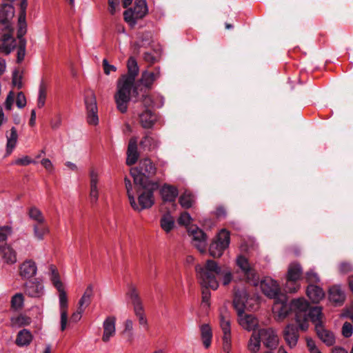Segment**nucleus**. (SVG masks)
<instances>
[{
	"label": "nucleus",
	"instance_id": "nucleus-54",
	"mask_svg": "<svg viewBox=\"0 0 353 353\" xmlns=\"http://www.w3.org/2000/svg\"><path fill=\"white\" fill-rule=\"evenodd\" d=\"M307 347L310 353H322L316 346L315 341L312 339H307Z\"/></svg>",
	"mask_w": 353,
	"mask_h": 353
},
{
	"label": "nucleus",
	"instance_id": "nucleus-30",
	"mask_svg": "<svg viewBox=\"0 0 353 353\" xmlns=\"http://www.w3.org/2000/svg\"><path fill=\"white\" fill-rule=\"evenodd\" d=\"M306 294L313 303H319L325 296L323 290L321 287L312 284L307 286Z\"/></svg>",
	"mask_w": 353,
	"mask_h": 353
},
{
	"label": "nucleus",
	"instance_id": "nucleus-49",
	"mask_svg": "<svg viewBox=\"0 0 353 353\" xmlns=\"http://www.w3.org/2000/svg\"><path fill=\"white\" fill-rule=\"evenodd\" d=\"M26 39H21V42L19 43V47L17 48V62H21L26 55Z\"/></svg>",
	"mask_w": 353,
	"mask_h": 353
},
{
	"label": "nucleus",
	"instance_id": "nucleus-15",
	"mask_svg": "<svg viewBox=\"0 0 353 353\" xmlns=\"http://www.w3.org/2000/svg\"><path fill=\"white\" fill-rule=\"evenodd\" d=\"M188 232L192 237V245L201 252H204L207 246V236L203 231L196 225H191Z\"/></svg>",
	"mask_w": 353,
	"mask_h": 353
},
{
	"label": "nucleus",
	"instance_id": "nucleus-50",
	"mask_svg": "<svg viewBox=\"0 0 353 353\" xmlns=\"http://www.w3.org/2000/svg\"><path fill=\"white\" fill-rule=\"evenodd\" d=\"M12 306L14 309L17 310L22 307L23 304V296L21 293L16 294L12 298L11 301Z\"/></svg>",
	"mask_w": 353,
	"mask_h": 353
},
{
	"label": "nucleus",
	"instance_id": "nucleus-24",
	"mask_svg": "<svg viewBox=\"0 0 353 353\" xmlns=\"http://www.w3.org/2000/svg\"><path fill=\"white\" fill-rule=\"evenodd\" d=\"M248 294L245 290L238 291L235 293L233 305L238 315L244 312L246 307L245 303L248 301Z\"/></svg>",
	"mask_w": 353,
	"mask_h": 353
},
{
	"label": "nucleus",
	"instance_id": "nucleus-22",
	"mask_svg": "<svg viewBox=\"0 0 353 353\" xmlns=\"http://www.w3.org/2000/svg\"><path fill=\"white\" fill-rule=\"evenodd\" d=\"M284 339L287 344L291 347H294L296 345L299 334L297 327L292 324L288 325L283 332Z\"/></svg>",
	"mask_w": 353,
	"mask_h": 353
},
{
	"label": "nucleus",
	"instance_id": "nucleus-38",
	"mask_svg": "<svg viewBox=\"0 0 353 353\" xmlns=\"http://www.w3.org/2000/svg\"><path fill=\"white\" fill-rule=\"evenodd\" d=\"M94 294V288L92 285H89L83 294L82 295L81 298L79 301V306L81 307H83L85 309L87 307L89 306L91 302V299Z\"/></svg>",
	"mask_w": 353,
	"mask_h": 353
},
{
	"label": "nucleus",
	"instance_id": "nucleus-60",
	"mask_svg": "<svg viewBox=\"0 0 353 353\" xmlns=\"http://www.w3.org/2000/svg\"><path fill=\"white\" fill-rule=\"evenodd\" d=\"M14 101V94L12 91H10L5 101V108L8 110H10L12 109V107L13 105Z\"/></svg>",
	"mask_w": 353,
	"mask_h": 353
},
{
	"label": "nucleus",
	"instance_id": "nucleus-39",
	"mask_svg": "<svg viewBox=\"0 0 353 353\" xmlns=\"http://www.w3.org/2000/svg\"><path fill=\"white\" fill-rule=\"evenodd\" d=\"M161 228L167 233L174 228V219L170 212L164 214L160 220Z\"/></svg>",
	"mask_w": 353,
	"mask_h": 353
},
{
	"label": "nucleus",
	"instance_id": "nucleus-31",
	"mask_svg": "<svg viewBox=\"0 0 353 353\" xmlns=\"http://www.w3.org/2000/svg\"><path fill=\"white\" fill-rule=\"evenodd\" d=\"M15 46L16 41L14 39L9 33L4 34L0 40V51L8 54Z\"/></svg>",
	"mask_w": 353,
	"mask_h": 353
},
{
	"label": "nucleus",
	"instance_id": "nucleus-2",
	"mask_svg": "<svg viewBox=\"0 0 353 353\" xmlns=\"http://www.w3.org/2000/svg\"><path fill=\"white\" fill-rule=\"evenodd\" d=\"M125 188L131 207L137 212L151 208L154 204V192L159 188V183L150 181L146 184L136 185L137 199L132 192L130 180L125 178Z\"/></svg>",
	"mask_w": 353,
	"mask_h": 353
},
{
	"label": "nucleus",
	"instance_id": "nucleus-11",
	"mask_svg": "<svg viewBox=\"0 0 353 353\" xmlns=\"http://www.w3.org/2000/svg\"><path fill=\"white\" fill-rule=\"evenodd\" d=\"M87 111V121L90 125H97L99 123L98 108L94 93L89 91L84 98Z\"/></svg>",
	"mask_w": 353,
	"mask_h": 353
},
{
	"label": "nucleus",
	"instance_id": "nucleus-26",
	"mask_svg": "<svg viewBox=\"0 0 353 353\" xmlns=\"http://www.w3.org/2000/svg\"><path fill=\"white\" fill-rule=\"evenodd\" d=\"M238 316L240 325L245 330H254L258 326V320L252 314H246L243 312Z\"/></svg>",
	"mask_w": 353,
	"mask_h": 353
},
{
	"label": "nucleus",
	"instance_id": "nucleus-43",
	"mask_svg": "<svg viewBox=\"0 0 353 353\" xmlns=\"http://www.w3.org/2000/svg\"><path fill=\"white\" fill-rule=\"evenodd\" d=\"M47 97V85L42 81L39 86V93L37 99V107L41 108L45 105Z\"/></svg>",
	"mask_w": 353,
	"mask_h": 353
},
{
	"label": "nucleus",
	"instance_id": "nucleus-6",
	"mask_svg": "<svg viewBox=\"0 0 353 353\" xmlns=\"http://www.w3.org/2000/svg\"><path fill=\"white\" fill-rule=\"evenodd\" d=\"M128 295L132 304L134 313L138 319L139 325L143 326L144 329L148 330V319L145 314L143 301L137 289L134 285H130Z\"/></svg>",
	"mask_w": 353,
	"mask_h": 353
},
{
	"label": "nucleus",
	"instance_id": "nucleus-5",
	"mask_svg": "<svg viewBox=\"0 0 353 353\" xmlns=\"http://www.w3.org/2000/svg\"><path fill=\"white\" fill-rule=\"evenodd\" d=\"M157 172V168L150 159H141L137 167L130 169V174L135 185L146 184Z\"/></svg>",
	"mask_w": 353,
	"mask_h": 353
},
{
	"label": "nucleus",
	"instance_id": "nucleus-16",
	"mask_svg": "<svg viewBox=\"0 0 353 353\" xmlns=\"http://www.w3.org/2000/svg\"><path fill=\"white\" fill-rule=\"evenodd\" d=\"M263 345L270 350L275 349L279 344V337L272 328H263L259 330Z\"/></svg>",
	"mask_w": 353,
	"mask_h": 353
},
{
	"label": "nucleus",
	"instance_id": "nucleus-13",
	"mask_svg": "<svg viewBox=\"0 0 353 353\" xmlns=\"http://www.w3.org/2000/svg\"><path fill=\"white\" fill-rule=\"evenodd\" d=\"M236 265L243 276V279L249 282H252L254 285H257V279L255 270L251 267L248 259L242 255H239L236 259Z\"/></svg>",
	"mask_w": 353,
	"mask_h": 353
},
{
	"label": "nucleus",
	"instance_id": "nucleus-42",
	"mask_svg": "<svg viewBox=\"0 0 353 353\" xmlns=\"http://www.w3.org/2000/svg\"><path fill=\"white\" fill-rule=\"evenodd\" d=\"M128 74L123 75L121 77H133V81H135V77L139 73V67L137 62L134 57H130L128 61Z\"/></svg>",
	"mask_w": 353,
	"mask_h": 353
},
{
	"label": "nucleus",
	"instance_id": "nucleus-17",
	"mask_svg": "<svg viewBox=\"0 0 353 353\" xmlns=\"http://www.w3.org/2000/svg\"><path fill=\"white\" fill-rule=\"evenodd\" d=\"M260 288L265 295L276 299L281 295L277 282L270 277H266L260 282Z\"/></svg>",
	"mask_w": 353,
	"mask_h": 353
},
{
	"label": "nucleus",
	"instance_id": "nucleus-57",
	"mask_svg": "<svg viewBox=\"0 0 353 353\" xmlns=\"http://www.w3.org/2000/svg\"><path fill=\"white\" fill-rule=\"evenodd\" d=\"M84 310V308L78 306L77 310L72 314L70 321L72 323H77L79 321L82 317V314Z\"/></svg>",
	"mask_w": 353,
	"mask_h": 353
},
{
	"label": "nucleus",
	"instance_id": "nucleus-51",
	"mask_svg": "<svg viewBox=\"0 0 353 353\" xmlns=\"http://www.w3.org/2000/svg\"><path fill=\"white\" fill-rule=\"evenodd\" d=\"M138 39L139 40L136 41L135 46L138 48L143 47L145 45L149 44L150 39V34L148 32L141 34L139 35Z\"/></svg>",
	"mask_w": 353,
	"mask_h": 353
},
{
	"label": "nucleus",
	"instance_id": "nucleus-46",
	"mask_svg": "<svg viewBox=\"0 0 353 353\" xmlns=\"http://www.w3.org/2000/svg\"><path fill=\"white\" fill-rule=\"evenodd\" d=\"M29 216L30 219L37 221L39 223H43L44 222V217L42 215L41 212L37 208L32 207L29 210Z\"/></svg>",
	"mask_w": 353,
	"mask_h": 353
},
{
	"label": "nucleus",
	"instance_id": "nucleus-9",
	"mask_svg": "<svg viewBox=\"0 0 353 353\" xmlns=\"http://www.w3.org/2000/svg\"><path fill=\"white\" fill-rule=\"evenodd\" d=\"M230 242V232L225 229L221 230L210 245V254L214 258L221 257L229 246Z\"/></svg>",
	"mask_w": 353,
	"mask_h": 353
},
{
	"label": "nucleus",
	"instance_id": "nucleus-64",
	"mask_svg": "<svg viewBox=\"0 0 353 353\" xmlns=\"http://www.w3.org/2000/svg\"><path fill=\"white\" fill-rule=\"evenodd\" d=\"M119 0H108L109 4V12L111 14H114L118 7H119Z\"/></svg>",
	"mask_w": 353,
	"mask_h": 353
},
{
	"label": "nucleus",
	"instance_id": "nucleus-8",
	"mask_svg": "<svg viewBox=\"0 0 353 353\" xmlns=\"http://www.w3.org/2000/svg\"><path fill=\"white\" fill-rule=\"evenodd\" d=\"M219 324L223 332V351L225 353H230L232 350L230 316L226 308L220 310Z\"/></svg>",
	"mask_w": 353,
	"mask_h": 353
},
{
	"label": "nucleus",
	"instance_id": "nucleus-20",
	"mask_svg": "<svg viewBox=\"0 0 353 353\" xmlns=\"http://www.w3.org/2000/svg\"><path fill=\"white\" fill-rule=\"evenodd\" d=\"M14 15V8L10 3H3L0 6V23L4 25L5 28L10 30V21Z\"/></svg>",
	"mask_w": 353,
	"mask_h": 353
},
{
	"label": "nucleus",
	"instance_id": "nucleus-44",
	"mask_svg": "<svg viewBox=\"0 0 353 353\" xmlns=\"http://www.w3.org/2000/svg\"><path fill=\"white\" fill-rule=\"evenodd\" d=\"M194 202V197L190 192H185L179 198V203L184 208H190Z\"/></svg>",
	"mask_w": 353,
	"mask_h": 353
},
{
	"label": "nucleus",
	"instance_id": "nucleus-37",
	"mask_svg": "<svg viewBox=\"0 0 353 353\" xmlns=\"http://www.w3.org/2000/svg\"><path fill=\"white\" fill-rule=\"evenodd\" d=\"M261 339L258 332H253L248 343V349L252 353H256L261 347Z\"/></svg>",
	"mask_w": 353,
	"mask_h": 353
},
{
	"label": "nucleus",
	"instance_id": "nucleus-47",
	"mask_svg": "<svg viewBox=\"0 0 353 353\" xmlns=\"http://www.w3.org/2000/svg\"><path fill=\"white\" fill-rule=\"evenodd\" d=\"M48 232V228L44 225H34V234L38 240H42L46 234Z\"/></svg>",
	"mask_w": 353,
	"mask_h": 353
},
{
	"label": "nucleus",
	"instance_id": "nucleus-18",
	"mask_svg": "<svg viewBox=\"0 0 353 353\" xmlns=\"http://www.w3.org/2000/svg\"><path fill=\"white\" fill-rule=\"evenodd\" d=\"M25 294L30 297L40 298L45 294L44 286L37 280L29 281L25 284Z\"/></svg>",
	"mask_w": 353,
	"mask_h": 353
},
{
	"label": "nucleus",
	"instance_id": "nucleus-56",
	"mask_svg": "<svg viewBox=\"0 0 353 353\" xmlns=\"http://www.w3.org/2000/svg\"><path fill=\"white\" fill-rule=\"evenodd\" d=\"M353 333V327L349 322H345L342 327V334L348 338L352 336Z\"/></svg>",
	"mask_w": 353,
	"mask_h": 353
},
{
	"label": "nucleus",
	"instance_id": "nucleus-45",
	"mask_svg": "<svg viewBox=\"0 0 353 353\" xmlns=\"http://www.w3.org/2000/svg\"><path fill=\"white\" fill-rule=\"evenodd\" d=\"M12 228L10 226L0 227V248L4 247L7 239L12 234Z\"/></svg>",
	"mask_w": 353,
	"mask_h": 353
},
{
	"label": "nucleus",
	"instance_id": "nucleus-58",
	"mask_svg": "<svg viewBox=\"0 0 353 353\" xmlns=\"http://www.w3.org/2000/svg\"><path fill=\"white\" fill-rule=\"evenodd\" d=\"M191 221L192 218L190 214L188 212H183L180 215L178 223L180 225H188L190 223Z\"/></svg>",
	"mask_w": 353,
	"mask_h": 353
},
{
	"label": "nucleus",
	"instance_id": "nucleus-40",
	"mask_svg": "<svg viewBox=\"0 0 353 353\" xmlns=\"http://www.w3.org/2000/svg\"><path fill=\"white\" fill-rule=\"evenodd\" d=\"M140 145L144 150L150 151L158 147L159 141L151 135H146L141 141Z\"/></svg>",
	"mask_w": 353,
	"mask_h": 353
},
{
	"label": "nucleus",
	"instance_id": "nucleus-41",
	"mask_svg": "<svg viewBox=\"0 0 353 353\" xmlns=\"http://www.w3.org/2000/svg\"><path fill=\"white\" fill-rule=\"evenodd\" d=\"M159 77V72L157 73L145 71L142 73L140 81L146 88H150L153 82Z\"/></svg>",
	"mask_w": 353,
	"mask_h": 353
},
{
	"label": "nucleus",
	"instance_id": "nucleus-14",
	"mask_svg": "<svg viewBox=\"0 0 353 353\" xmlns=\"http://www.w3.org/2000/svg\"><path fill=\"white\" fill-rule=\"evenodd\" d=\"M290 311H291L290 305L288 304L287 298L285 295L281 294L274 299L272 312L277 321H283L286 318Z\"/></svg>",
	"mask_w": 353,
	"mask_h": 353
},
{
	"label": "nucleus",
	"instance_id": "nucleus-7",
	"mask_svg": "<svg viewBox=\"0 0 353 353\" xmlns=\"http://www.w3.org/2000/svg\"><path fill=\"white\" fill-rule=\"evenodd\" d=\"M291 311L295 313L296 321L299 328L302 331H306L309 327L307 317V312L309 307L308 302L303 298L294 299L290 303Z\"/></svg>",
	"mask_w": 353,
	"mask_h": 353
},
{
	"label": "nucleus",
	"instance_id": "nucleus-21",
	"mask_svg": "<svg viewBox=\"0 0 353 353\" xmlns=\"http://www.w3.org/2000/svg\"><path fill=\"white\" fill-rule=\"evenodd\" d=\"M37 272V264L31 259L26 260L19 266V275L23 279H29L34 276Z\"/></svg>",
	"mask_w": 353,
	"mask_h": 353
},
{
	"label": "nucleus",
	"instance_id": "nucleus-12",
	"mask_svg": "<svg viewBox=\"0 0 353 353\" xmlns=\"http://www.w3.org/2000/svg\"><path fill=\"white\" fill-rule=\"evenodd\" d=\"M302 273L303 270L299 263L294 262L290 264L285 283V290L288 292L294 293L300 288V285L298 283H294L293 288H290L289 285L292 282H296L301 278Z\"/></svg>",
	"mask_w": 353,
	"mask_h": 353
},
{
	"label": "nucleus",
	"instance_id": "nucleus-53",
	"mask_svg": "<svg viewBox=\"0 0 353 353\" xmlns=\"http://www.w3.org/2000/svg\"><path fill=\"white\" fill-rule=\"evenodd\" d=\"M90 185H99V173L94 169L92 168L90 170Z\"/></svg>",
	"mask_w": 353,
	"mask_h": 353
},
{
	"label": "nucleus",
	"instance_id": "nucleus-19",
	"mask_svg": "<svg viewBox=\"0 0 353 353\" xmlns=\"http://www.w3.org/2000/svg\"><path fill=\"white\" fill-rule=\"evenodd\" d=\"M103 328L102 341L108 343L116 334V318L113 316H108L103 323Z\"/></svg>",
	"mask_w": 353,
	"mask_h": 353
},
{
	"label": "nucleus",
	"instance_id": "nucleus-3",
	"mask_svg": "<svg viewBox=\"0 0 353 353\" xmlns=\"http://www.w3.org/2000/svg\"><path fill=\"white\" fill-rule=\"evenodd\" d=\"M117 90L114 94L117 108L121 113L128 110V104L132 94L134 97L138 96L137 88L134 85L133 77H121L117 82Z\"/></svg>",
	"mask_w": 353,
	"mask_h": 353
},
{
	"label": "nucleus",
	"instance_id": "nucleus-4",
	"mask_svg": "<svg viewBox=\"0 0 353 353\" xmlns=\"http://www.w3.org/2000/svg\"><path fill=\"white\" fill-rule=\"evenodd\" d=\"M50 281L59 292L58 296L60 312L61 330L64 331L66 329L68 323V299L66 292L64 289L63 284L60 280L59 274L57 270L54 266L51 265L50 267Z\"/></svg>",
	"mask_w": 353,
	"mask_h": 353
},
{
	"label": "nucleus",
	"instance_id": "nucleus-59",
	"mask_svg": "<svg viewBox=\"0 0 353 353\" xmlns=\"http://www.w3.org/2000/svg\"><path fill=\"white\" fill-rule=\"evenodd\" d=\"M16 105L20 109L24 108L26 105V98L22 92H20L17 94Z\"/></svg>",
	"mask_w": 353,
	"mask_h": 353
},
{
	"label": "nucleus",
	"instance_id": "nucleus-36",
	"mask_svg": "<svg viewBox=\"0 0 353 353\" xmlns=\"http://www.w3.org/2000/svg\"><path fill=\"white\" fill-rule=\"evenodd\" d=\"M32 340L31 332L27 329L19 331L16 339V343L18 346L23 347L28 345Z\"/></svg>",
	"mask_w": 353,
	"mask_h": 353
},
{
	"label": "nucleus",
	"instance_id": "nucleus-28",
	"mask_svg": "<svg viewBox=\"0 0 353 353\" xmlns=\"http://www.w3.org/2000/svg\"><path fill=\"white\" fill-rule=\"evenodd\" d=\"M178 194L177 188L171 185L164 184L160 189L161 196L166 202L174 201Z\"/></svg>",
	"mask_w": 353,
	"mask_h": 353
},
{
	"label": "nucleus",
	"instance_id": "nucleus-35",
	"mask_svg": "<svg viewBox=\"0 0 353 353\" xmlns=\"http://www.w3.org/2000/svg\"><path fill=\"white\" fill-rule=\"evenodd\" d=\"M139 119L143 128H150L156 121V116L150 110H146L139 115Z\"/></svg>",
	"mask_w": 353,
	"mask_h": 353
},
{
	"label": "nucleus",
	"instance_id": "nucleus-63",
	"mask_svg": "<svg viewBox=\"0 0 353 353\" xmlns=\"http://www.w3.org/2000/svg\"><path fill=\"white\" fill-rule=\"evenodd\" d=\"M103 66L104 72L106 74H109L111 71L114 72L117 70V68L113 65L109 64L108 61L105 59H104L103 60Z\"/></svg>",
	"mask_w": 353,
	"mask_h": 353
},
{
	"label": "nucleus",
	"instance_id": "nucleus-34",
	"mask_svg": "<svg viewBox=\"0 0 353 353\" xmlns=\"http://www.w3.org/2000/svg\"><path fill=\"white\" fill-rule=\"evenodd\" d=\"M6 139V154L10 155L16 147L18 140V134L15 127H12L10 132H7Z\"/></svg>",
	"mask_w": 353,
	"mask_h": 353
},
{
	"label": "nucleus",
	"instance_id": "nucleus-29",
	"mask_svg": "<svg viewBox=\"0 0 353 353\" xmlns=\"http://www.w3.org/2000/svg\"><path fill=\"white\" fill-rule=\"evenodd\" d=\"M139 158L137 152V139L136 138L130 139L127 151L126 163L128 165L134 164Z\"/></svg>",
	"mask_w": 353,
	"mask_h": 353
},
{
	"label": "nucleus",
	"instance_id": "nucleus-33",
	"mask_svg": "<svg viewBox=\"0 0 353 353\" xmlns=\"http://www.w3.org/2000/svg\"><path fill=\"white\" fill-rule=\"evenodd\" d=\"M201 338L203 345L205 349L210 347L212 339V330L210 325L208 323H204L200 325Z\"/></svg>",
	"mask_w": 353,
	"mask_h": 353
},
{
	"label": "nucleus",
	"instance_id": "nucleus-27",
	"mask_svg": "<svg viewBox=\"0 0 353 353\" xmlns=\"http://www.w3.org/2000/svg\"><path fill=\"white\" fill-rule=\"evenodd\" d=\"M329 299L336 305H340L343 303L345 299L344 290L339 285L332 286L329 290Z\"/></svg>",
	"mask_w": 353,
	"mask_h": 353
},
{
	"label": "nucleus",
	"instance_id": "nucleus-61",
	"mask_svg": "<svg viewBox=\"0 0 353 353\" xmlns=\"http://www.w3.org/2000/svg\"><path fill=\"white\" fill-rule=\"evenodd\" d=\"M62 123V118L61 114H57L54 118H52L50 121V126L53 130L58 129Z\"/></svg>",
	"mask_w": 353,
	"mask_h": 353
},
{
	"label": "nucleus",
	"instance_id": "nucleus-48",
	"mask_svg": "<svg viewBox=\"0 0 353 353\" xmlns=\"http://www.w3.org/2000/svg\"><path fill=\"white\" fill-rule=\"evenodd\" d=\"M99 185H90V199L92 205L97 204L99 199Z\"/></svg>",
	"mask_w": 353,
	"mask_h": 353
},
{
	"label": "nucleus",
	"instance_id": "nucleus-52",
	"mask_svg": "<svg viewBox=\"0 0 353 353\" xmlns=\"http://www.w3.org/2000/svg\"><path fill=\"white\" fill-rule=\"evenodd\" d=\"M19 29L17 31V37L19 40V42H21V39H25L23 38V36L26 33L27 26H26L25 19L24 20L21 19L20 21V18H19Z\"/></svg>",
	"mask_w": 353,
	"mask_h": 353
},
{
	"label": "nucleus",
	"instance_id": "nucleus-10",
	"mask_svg": "<svg viewBox=\"0 0 353 353\" xmlns=\"http://www.w3.org/2000/svg\"><path fill=\"white\" fill-rule=\"evenodd\" d=\"M148 12L145 0H135L134 6L124 11L125 21L131 26H134L139 19L144 17Z\"/></svg>",
	"mask_w": 353,
	"mask_h": 353
},
{
	"label": "nucleus",
	"instance_id": "nucleus-62",
	"mask_svg": "<svg viewBox=\"0 0 353 353\" xmlns=\"http://www.w3.org/2000/svg\"><path fill=\"white\" fill-rule=\"evenodd\" d=\"M133 321L131 319H127L125 322V329L124 332L128 333L129 336L132 337L133 335Z\"/></svg>",
	"mask_w": 353,
	"mask_h": 353
},
{
	"label": "nucleus",
	"instance_id": "nucleus-1",
	"mask_svg": "<svg viewBox=\"0 0 353 353\" xmlns=\"http://www.w3.org/2000/svg\"><path fill=\"white\" fill-rule=\"evenodd\" d=\"M196 276L202 290V304L210 307L211 293L209 289L216 290L219 286L218 279L223 285H228L232 280L231 270L227 266H221L214 260H207L203 265H197L195 268Z\"/></svg>",
	"mask_w": 353,
	"mask_h": 353
},
{
	"label": "nucleus",
	"instance_id": "nucleus-23",
	"mask_svg": "<svg viewBox=\"0 0 353 353\" xmlns=\"http://www.w3.org/2000/svg\"><path fill=\"white\" fill-rule=\"evenodd\" d=\"M0 258L2 262L7 265L14 264L17 261V252L10 245L0 248Z\"/></svg>",
	"mask_w": 353,
	"mask_h": 353
},
{
	"label": "nucleus",
	"instance_id": "nucleus-55",
	"mask_svg": "<svg viewBox=\"0 0 353 353\" xmlns=\"http://www.w3.org/2000/svg\"><path fill=\"white\" fill-rule=\"evenodd\" d=\"M306 280L308 283H319L320 282V278L316 272L313 270H310L306 272Z\"/></svg>",
	"mask_w": 353,
	"mask_h": 353
},
{
	"label": "nucleus",
	"instance_id": "nucleus-32",
	"mask_svg": "<svg viewBox=\"0 0 353 353\" xmlns=\"http://www.w3.org/2000/svg\"><path fill=\"white\" fill-rule=\"evenodd\" d=\"M307 322L309 323V321H310L314 325L315 329L319 325H323L322 321L323 314L320 307L316 306L310 309L307 312Z\"/></svg>",
	"mask_w": 353,
	"mask_h": 353
},
{
	"label": "nucleus",
	"instance_id": "nucleus-25",
	"mask_svg": "<svg viewBox=\"0 0 353 353\" xmlns=\"http://www.w3.org/2000/svg\"><path fill=\"white\" fill-rule=\"evenodd\" d=\"M320 340L326 345L330 346L335 343V336L332 332L325 328L324 325H318L315 329Z\"/></svg>",
	"mask_w": 353,
	"mask_h": 353
}]
</instances>
